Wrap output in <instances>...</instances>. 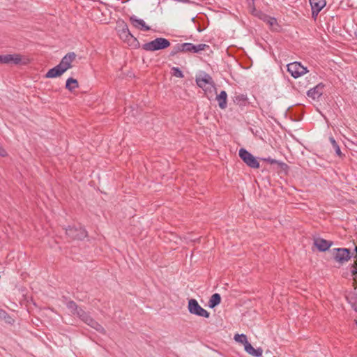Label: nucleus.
Instances as JSON below:
<instances>
[{
	"instance_id": "obj_7",
	"label": "nucleus",
	"mask_w": 357,
	"mask_h": 357,
	"mask_svg": "<svg viewBox=\"0 0 357 357\" xmlns=\"http://www.w3.org/2000/svg\"><path fill=\"white\" fill-rule=\"evenodd\" d=\"M287 67V71L294 78H298L307 73V68L302 66L300 62L295 61L290 63Z\"/></svg>"
},
{
	"instance_id": "obj_19",
	"label": "nucleus",
	"mask_w": 357,
	"mask_h": 357,
	"mask_svg": "<svg viewBox=\"0 0 357 357\" xmlns=\"http://www.w3.org/2000/svg\"><path fill=\"white\" fill-rule=\"evenodd\" d=\"M68 307L74 309L75 311L74 313H76L84 321H87V317L84 316V312L81 308L78 307L74 301H70L68 303Z\"/></svg>"
},
{
	"instance_id": "obj_2",
	"label": "nucleus",
	"mask_w": 357,
	"mask_h": 357,
	"mask_svg": "<svg viewBox=\"0 0 357 357\" xmlns=\"http://www.w3.org/2000/svg\"><path fill=\"white\" fill-rule=\"evenodd\" d=\"M333 255L334 260L340 264H343L354 257V252H351L348 248H333Z\"/></svg>"
},
{
	"instance_id": "obj_15",
	"label": "nucleus",
	"mask_w": 357,
	"mask_h": 357,
	"mask_svg": "<svg viewBox=\"0 0 357 357\" xmlns=\"http://www.w3.org/2000/svg\"><path fill=\"white\" fill-rule=\"evenodd\" d=\"M66 71L58 64L55 67L50 69L45 75L46 78H55L62 75Z\"/></svg>"
},
{
	"instance_id": "obj_5",
	"label": "nucleus",
	"mask_w": 357,
	"mask_h": 357,
	"mask_svg": "<svg viewBox=\"0 0 357 357\" xmlns=\"http://www.w3.org/2000/svg\"><path fill=\"white\" fill-rule=\"evenodd\" d=\"M66 234L71 240H82L87 236V231L82 227L70 226L66 229Z\"/></svg>"
},
{
	"instance_id": "obj_4",
	"label": "nucleus",
	"mask_w": 357,
	"mask_h": 357,
	"mask_svg": "<svg viewBox=\"0 0 357 357\" xmlns=\"http://www.w3.org/2000/svg\"><path fill=\"white\" fill-rule=\"evenodd\" d=\"M188 309L190 314L199 317L208 318L210 313L204 309L197 302V300L191 298L188 301Z\"/></svg>"
},
{
	"instance_id": "obj_31",
	"label": "nucleus",
	"mask_w": 357,
	"mask_h": 357,
	"mask_svg": "<svg viewBox=\"0 0 357 357\" xmlns=\"http://www.w3.org/2000/svg\"><path fill=\"white\" fill-rule=\"evenodd\" d=\"M7 318L12 319V318L8 315V314L3 310L0 309V319L5 320L7 323L10 324L9 320H7Z\"/></svg>"
},
{
	"instance_id": "obj_29",
	"label": "nucleus",
	"mask_w": 357,
	"mask_h": 357,
	"mask_svg": "<svg viewBox=\"0 0 357 357\" xmlns=\"http://www.w3.org/2000/svg\"><path fill=\"white\" fill-rule=\"evenodd\" d=\"M91 328H94L95 330L100 332V333H102V334L105 333V331L104 328L100 324H99L98 322L93 321L91 319Z\"/></svg>"
},
{
	"instance_id": "obj_28",
	"label": "nucleus",
	"mask_w": 357,
	"mask_h": 357,
	"mask_svg": "<svg viewBox=\"0 0 357 357\" xmlns=\"http://www.w3.org/2000/svg\"><path fill=\"white\" fill-rule=\"evenodd\" d=\"M234 340L238 342L243 344L244 347H245V344H247V343H249L248 341L247 336L244 334H236L234 335Z\"/></svg>"
},
{
	"instance_id": "obj_8",
	"label": "nucleus",
	"mask_w": 357,
	"mask_h": 357,
	"mask_svg": "<svg viewBox=\"0 0 357 357\" xmlns=\"http://www.w3.org/2000/svg\"><path fill=\"white\" fill-rule=\"evenodd\" d=\"M252 14L268 24L271 29H273L275 25H278L277 20L275 17L257 10L255 7L252 9Z\"/></svg>"
},
{
	"instance_id": "obj_3",
	"label": "nucleus",
	"mask_w": 357,
	"mask_h": 357,
	"mask_svg": "<svg viewBox=\"0 0 357 357\" xmlns=\"http://www.w3.org/2000/svg\"><path fill=\"white\" fill-rule=\"evenodd\" d=\"M119 27L121 28L118 31L119 36L123 42L127 43L130 46L135 45V43H138L137 38L132 35L128 25L124 22H122Z\"/></svg>"
},
{
	"instance_id": "obj_25",
	"label": "nucleus",
	"mask_w": 357,
	"mask_h": 357,
	"mask_svg": "<svg viewBox=\"0 0 357 357\" xmlns=\"http://www.w3.org/2000/svg\"><path fill=\"white\" fill-rule=\"evenodd\" d=\"M262 160L264 161H266L270 164H277L281 169H284V168L287 167V165L285 164L284 162H280V161H278L276 160L275 159H273V158H262Z\"/></svg>"
},
{
	"instance_id": "obj_9",
	"label": "nucleus",
	"mask_w": 357,
	"mask_h": 357,
	"mask_svg": "<svg viewBox=\"0 0 357 357\" xmlns=\"http://www.w3.org/2000/svg\"><path fill=\"white\" fill-rule=\"evenodd\" d=\"M312 10V17L316 20L319 13L326 6V0H309Z\"/></svg>"
},
{
	"instance_id": "obj_12",
	"label": "nucleus",
	"mask_w": 357,
	"mask_h": 357,
	"mask_svg": "<svg viewBox=\"0 0 357 357\" xmlns=\"http://www.w3.org/2000/svg\"><path fill=\"white\" fill-rule=\"evenodd\" d=\"M324 87L325 85L323 83H319L307 91V96L314 100H319L324 93Z\"/></svg>"
},
{
	"instance_id": "obj_18",
	"label": "nucleus",
	"mask_w": 357,
	"mask_h": 357,
	"mask_svg": "<svg viewBox=\"0 0 357 357\" xmlns=\"http://www.w3.org/2000/svg\"><path fill=\"white\" fill-rule=\"evenodd\" d=\"M244 349L247 353L255 357H260L263 354V350L261 348L259 347L255 349L250 343H247Z\"/></svg>"
},
{
	"instance_id": "obj_35",
	"label": "nucleus",
	"mask_w": 357,
	"mask_h": 357,
	"mask_svg": "<svg viewBox=\"0 0 357 357\" xmlns=\"http://www.w3.org/2000/svg\"><path fill=\"white\" fill-rule=\"evenodd\" d=\"M94 12H97V10H96L94 8H93L92 9V12H91V15L93 16V13Z\"/></svg>"
},
{
	"instance_id": "obj_10",
	"label": "nucleus",
	"mask_w": 357,
	"mask_h": 357,
	"mask_svg": "<svg viewBox=\"0 0 357 357\" xmlns=\"http://www.w3.org/2000/svg\"><path fill=\"white\" fill-rule=\"evenodd\" d=\"M22 61V56L19 54H2L0 55L1 64H15L20 63Z\"/></svg>"
},
{
	"instance_id": "obj_6",
	"label": "nucleus",
	"mask_w": 357,
	"mask_h": 357,
	"mask_svg": "<svg viewBox=\"0 0 357 357\" xmlns=\"http://www.w3.org/2000/svg\"><path fill=\"white\" fill-rule=\"evenodd\" d=\"M238 155L248 167L254 169H258L259 167V162L257 158L245 149H241L238 151Z\"/></svg>"
},
{
	"instance_id": "obj_36",
	"label": "nucleus",
	"mask_w": 357,
	"mask_h": 357,
	"mask_svg": "<svg viewBox=\"0 0 357 357\" xmlns=\"http://www.w3.org/2000/svg\"><path fill=\"white\" fill-rule=\"evenodd\" d=\"M7 320H9L10 322H11V321H13V319H10L9 318H7Z\"/></svg>"
},
{
	"instance_id": "obj_22",
	"label": "nucleus",
	"mask_w": 357,
	"mask_h": 357,
	"mask_svg": "<svg viewBox=\"0 0 357 357\" xmlns=\"http://www.w3.org/2000/svg\"><path fill=\"white\" fill-rule=\"evenodd\" d=\"M221 302V296L219 294H213L208 301V305L211 308H213L218 305Z\"/></svg>"
},
{
	"instance_id": "obj_20",
	"label": "nucleus",
	"mask_w": 357,
	"mask_h": 357,
	"mask_svg": "<svg viewBox=\"0 0 357 357\" xmlns=\"http://www.w3.org/2000/svg\"><path fill=\"white\" fill-rule=\"evenodd\" d=\"M216 100L218 102L220 108L224 109L227 107V93L225 91H222L220 94L217 95Z\"/></svg>"
},
{
	"instance_id": "obj_11",
	"label": "nucleus",
	"mask_w": 357,
	"mask_h": 357,
	"mask_svg": "<svg viewBox=\"0 0 357 357\" xmlns=\"http://www.w3.org/2000/svg\"><path fill=\"white\" fill-rule=\"evenodd\" d=\"M77 55L75 52H68L61 60L59 63L65 71L73 68V62L75 61Z\"/></svg>"
},
{
	"instance_id": "obj_17",
	"label": "nucleus",
	"mask_w": 357,
	"mask_h": 357,
	"mask_svg": "<svg viewBox=\"0 0 357 357\" xmlns=\"http://www.w3.org/2000/svg\"><path fill=\"white\" fill-rule=\"evenodd\" d=\"M354 258L355 259L354 263L350 265L349 270L355 283L357 282V245L355 246L354 250Z\"/></svg>"
},
{
	"instance_id": "obj_13",
	"label": "nucleus",
	"mask_w": 357,
	"mask_h": 357,
	"mask_svg": "<svg viewBox=\"0 0 357 357\" xmlns=\"http://www.w3.org/2000/svg\"><path fill=\"white\" fill-rule=\"evenodd\" d=\"M129 20L132 25L136 29L145 31H149L151 29L150 26L146 25L143 20L138 19L135 15L130 16Z\"/></svg>"
},
{
	"instance_id": "obj_26",
	"label": "nucleus",
	"mask_w": 357,
	"mask_h": 357,
	"mask_svg": "<svg viewBox=\"0 0 357 357\" xmlns=\"http://www.w3.org/2000/svg\"><path fill=\"white\" fill-rule=\"evenodd\" d=\"M329 141L331 143L334 150H335V153L339 156V157H342V153L341 152V150H340V148L339 146V145L337 144V143L336 142L335 139H334L333 137H329Z\"/></svg>"
},
{
	"instance_id": "obj_33",
	"label": "nucleus",
	"mask_w": 357,
	"mask_h": 357,
	"mask_svg": "<svg viewBox=\"0 0 357 357\" xmlns=\"http://www.w3.org/2000/svg\"><path fill=\"white\" fill-rule=\"evenodd\" d=\"M7 155L6 151L0 145V155L5 156Z\"/></svg>"
},
{
	"instance_id": "obj_21",
	"label": "nucleus",
	"mask_w": 357,
	"mask_h": 357,
	"mask_svg": "<svg viewBox=\"0 0 357 357\" xmlns=\"http://www.w3.org/2000/svg\"><path fill=\"white\" fill-rule=\"evenodd\" d=\"M79 87L78 82L76 79L69 77L66 82V89L72 92L74 89Z\"/></svg>"
},
{
	"instance_id": "obj_24",
	"label": "nucleus",
	"mask_w": 357,
	"mask_h": 357,
	"mask_svg": "<svg viewBox=\"0 0 357 357\" xmlns=\"http://www.w3.org/2000/svg\"><path fill=\"white\" fill-rule=\"evenodd\" d=\"M209 46L206 44H198V45H192V47L191 48V52L192 53H198L201 51H204L206 49L208 48Z\"/></svg>"
},
{
	"instance_id": "obj_32",
	"label": "nucleus",
	"mask_w": 357,
	"mask_h": 357,
	"mask_svg": "<svg viewBox=\"0 0 357 357\" xmlns=\"http://www.w3.org/2000/svg\"><path fill=\"white\" fill-rule=\"evenodd\" d=\"M182 45H183V52H191V48L193 45L192 43H182Z\"/></svg>"
},
{
	"instance_id": "obj_16",
	"label": "nucleus",
	"mask_w": 357,
	"mask_h": 357,
	"mask_svg": "<svg viewBox=\"0 0 357 357\" xmlns=\"http://www.w3.org/2000/svg\"><path fill=\"white\" fill-rule=\"evenodd\" d=\"M196 83L199 87L204 89L207 84H212L213 79L211 75L204 73L203 76L196 77Z\"/></svg>"
},
{
	"instance_id": "obj_34",
	"label": "nucleus",
	"mask_w": 357,
	"mask_h": 357,
	"mask_svg": "<svg viewBox=\"0 0 357 357\" xmlns=\"http://www.w3.org/2000/svg\"><path fill=\"white\" fill-rule=\"evenodd\" d=\"M353 307L356 312H357V301L353 304Z\"/></svg>"
},
{
	"instance_id": "obj_23",
	"label": "nucleus",
	"mask_w": 357,
	"mask_h": 357,
	"mask_svg": "<svg viewBox=\"0 0 357 357\" xmlns=\"http://www.w3.org/2000/svg\"><path fill=\"white\" fill-rule=\"evenodd\" d=\"M234 102L239 106H245L248 102L247 96L244 94L237 95L234 97Z\"/></svg>"
},
{
	"instance_id": "obj_14",
	"label": "nucleus",
	"mask_w": 357,
	"mask_h": 357,
	"mask_svg": "<svg viewBox=\"0 0 357 357\" xmlns=\"http://www.w3.org/2000/svg\"><path fill=\"white\" fill-rule=\"evenodd\" d=\"M333 241H327L324 238H318L314 240V244L319 251L325 252L328 250L333 245Z\"/></svg>"
},
{
	"instance_id": "obj_1",
	"label": "nucleus",
	"mask_w": 357,
	"mask_h": 357,
	"mask_svg": "<svg viewBox=\"0 0 357 357\" xmlns=\"http://www.w3.org/2000/svg\"><path fill=\"white\" fill-rule=\"evenodd\" d=\"M170 42L165 38H157L142 45V49L149 52L164 50L170 46Z\"/></svg>"
},
{
	"instance_id": "obj_37",
	"label": "nucleus",
	"mask_w": 357,
	"mask_h": 357,
	"mask_svg": "<svg viewBox=\"0 0 357 357\" xmlns=\"http://www.w3.org/2000/svg\"><path fill=\"white\" fill-rule=\"evenodd\" d=\"M356 325H357V320H356Z\"/></svg>"
},
{
	"instance_id": "obj_27",
	"label": "nucleus",
	"mask_w": 357,
	"mask_h": 357,
	"mask_svg": "<svg viewBox=\"0 0 357 357\" xmlns=\"http://www.w3.org/2000/svg\"><path fill=\"white\" fill-rule=\"evenodd\" d=\"M178 52H183L182 43H178L172 47L169 53V56H174Z\"/></svg>"
},
{
	"instance_id": "obj_30",
	"label": "nucleus",
	"mask_w": 357,
	"mask_h": 357,
	"mask_svg": "<svg viewBox=\"0 0 357 357\" xmlns=\"http://www.w3.org/2000/svg\"><path fill=\"white\" fill-rule=\"evenodd\" d=\"M172 70L173 71L174 76L178 78H183L184 77L183 72L178 68L173 67L172 68Z\"/></svg>"
}]
</instances>
